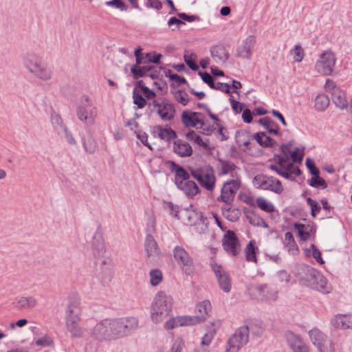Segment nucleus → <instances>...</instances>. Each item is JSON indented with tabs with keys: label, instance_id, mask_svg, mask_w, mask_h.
Returning <instances> with one entry per match:
<instances>
[{
	"label": "nucleus",
	"instance_id": "nucleus-1",
	"mask_svg": "<svg viewBox=\"0 0 352 352\" xmlns=\"http://www.w3.org/2000/svg\"><path fill=\"white\" fill-rule=\"evenodd\" d=\"M173 307V298L164 292H158L150 307V318L155 324L161 323L171 313Z\"/></svg>",
	"mask_w": 352,
	"mask_h": 352
},
{
	"label": "nucleus",
	"instance_id": "nucleus-2",
	"mask_svg": "<svg viewBox=\"0 0 352 352\" xmlns=\"http://www.w3.org/2000/svg\"><path fill=\"white\" fill-rule=\"evenodd\" d=\"M24 68L33 76L42 81H49L53 77V72L41 57L33 52H28L22 57Z\"/></svg>",
	"mask_w": 352,
	"mask_h": 352
},
{
	"label": "nucleus",
	"instance_id": "nucleus-3",
	"mask_svg": "<svg viewBox=\"0 0 352 352\" xmlns=\"http://www.w3.org/2000/svg\"><path fill=\"white\" fill-rule=\"evenodd\" d=\"M110 340H116L131 334L138 329L139 322L135 317L108 318Z\"/></svg>",
	"mask_w": 352,
	"mask_h": 352
},
{
	"label": "nucleus",
	"instance_id": "nucleus-4",
	"mask_svg": "<svg viewBox=\"0 0 352 352\" xmlns=\"http://www.w3.org/2000/svg\"><path fill=\"white\" fill-rule=\"evenodd\" d=\"M76 116L78 119L86 127L95 124L98 116V109L89 96H82L80 98L76 108Z\"/></svg>",
	"mask_w": 352,
	"mask_h": 352
},
{
	"label": "nucleus",
	"instance_id": "nucleus-5",
	"mask_svg": "<svg viewBox=\"0 0 352 352\" xmlns=\"http://www.w3.org/2000/svg\"><path fill=\"white\" fill-rule=\"evenodd\" d=\"M148 108L164 122H170L175 117V104L166 98H154L148 103Z\"/></svg>",
	"mask_w": 352,
	"mask_h": 352
},
{
	"label": "nucleus",
	"instance_id": "nucleus-6",
	"mask_svg": "<svg viewBox=\"0 0 352 352\" xmlns=\"http://www.w3.org/2000/svg\"><path fill=\"white\" fill-rule=\"evenodd\" d=\"M298 280L304 285L311 287L315 290H323L326 286H318L315 283L316 280H320V284H325L324 276L318 271L308 265H302L298 270L296 274Z\"/></svg>",
	"mask_w": 352,
	"mask_h": 352
},
{
	"label": "nucleus",
	"instance_id": "nucleus-7",
	"mask_svg": "<svg viewBox=\"0 0 352 352\" xmlns=\"http://www.w3.org/2000/svg\"><path fill=\"white\" fill-rule=\"evenodd\" d=\"M171 214L180 219L185 224L188 226L204 224L206 221L201 212L193 208L192 206L189 208H182L178 210L177 206L171 205L170 206Z\"/></svg>",
	"mask_w": 352,
	"mask_h": 352
},
{
	"label": "nucleus",
	"instance_id": "nucleus-8",
	"mask_svg": "<svg viewBox=\"0 0 352 352\" xmlns=\"http://www.w3.org/2000/svg\"><path fill=\"white\" fill-rule=\"evenodd\" d=\"M192 176L196 179L200 185L209 191L214 189L216 177L213 168L209 165L191 170Z\"/></svg>",
	"mask_w": 352,
	"mask_h": 352
},
{
	"label": "nucleus",
	"instance_id": "nucleus-9",
	"mask_svg": "<svg viewBox=\"0 0 352 352\" xmlns=\"http://www.w3.org/2000/svg\"><path fill=\"white\" fill-rule=\"evenodd\" d=\"M336 61L337 56L335 52L331 50H324L316 61L315 70L321 75L330 76L333 74Z\"/></svg>",
	"mask_w": 352,
	"mask_h": 352
},
{
	"label": "nucleus",
	"instance_id": "nucleus-10",
	"mask_svg": "<svg viewBox=\"0 0 352 352\" xmlns=\"http://www.w3.org/2000/svg\"><path fill=\"white\" fill-rule=\"evenodd\" d=\"M269 168L276 171L278 175L289 180H294L300 174L299 168L294 165L288 156L279 158L278 164H270Z\"/></svg>",
	"mask_w": 352,
	"mask_h": 352
},
{
	"label": "nucleus",
	"instance_id": "nucleus-11",
	"mask_svg": "<svg viewBox=\"0 0 352 352\" xmlns=\"http://www.w3.org/2000/svg\"><path fill=\"white\" fill-rule=\"evenodd\" d=\"M252 184L256 188L270 190L278 195L284 190L279 179L267 175L259 174L256 175L252 180Z\"/></svg>",
	"mask_w": 352,
	"mask_h": 352
},
{
	"label": "nucleus",
	"instance_id": "nucleus-12",
	"mask_svg": "<svg viewBox=\"0 0 352 352\" xmlns=\"http://www.w3.org/2000/svg\"><path fill=\"white\" fill-rule=\"evenodd\" d=\"M253 326L244 325L237 329L228 342L226 352H237L248 341L249 333Z\"/></svg>",
	"mask_w": 352,
	"mask_h": 352
},
{
	"label": "nucleus",
	"instance_id": "nucleus-13",
	"mask_svg": "<svg viewBox=\"0 0 352 352\" xmlns=\"http://www.w3.org/2000/svg\"><path fill=\"white\" fill-rule=\"evenodd\" d=\"M324 89L326 91L331 94L332 102L336 107L340 110L349 111V102L347 100L346 93L338 87L333 80L327 79Z\"/></svg>",
	"mask_w": 352,
	"mask_h": 352
},
{
	"label": "nucleus",
	"instance_id": "nucleus-14",
	"mask_svg": "<svg viewBox=\"0 0 352 352\" xmlns=\"http://www.w3.org/2000/svg\"><path fill=\"white\" fill-rule=\"evenodd\" d=\"M173 257L180 269L187 275H190L194 272V262L192 258L182 247L177 245L173 249Z\"/></svg>",
	"mask_w": 352,
	"mask_h": 352
},
{
	"label": "nucleus",
	"instance_id": "nucleus-15",
	"mask_svg": "<svg viewBox=\"0 0 352 352\" xmlns=\"http://www.w3.org/2000/svg\"><path fill=\"white\" fill-rule=\"evenodd\" d=\"M250 294L252 298L261 301H275L278 298V291L267 285H258L250 289Z\"/></svg>",
	"mask_w": 352,
	"mask_h": 352
},
{
	"label": "nucleus",
	"instance_id": "nucleus-16",
	"mask_svg": "<svg viewBox=\"0 0 352 352\" xmlns=\"http://www.w3.org/2000/svg\"><path fill=\"white\" fill-rule=\"evenodd\" d=\"M309 338L319 352H332L331 342L327 336L318 329H313L309 332Z\"/></svg>",
	"mask_w": 352,
	"mask_h": 352
},
{
	"label": "nucleus",
	"instance_id": "nucleus-17",
	"mask_svg": "<svg viewBox=\"0 0 352 352\" xmlns=\"http://www.w3.org/2000/svg\"><path fill=\"white\" fill-rule=\"evenodd\" d=\"M241 187V181L238 178L229 179L223 183L221 190L220 199L226 204L230 203Z\"/></svg>",
	"mask_w": 352,
	"mask_h": 352
},
{
	"label": "nucleus",
	"instance_id": "nucleus-18",
	"mask_svg": "<svg viewBox=\"0 0 352 352\" xmlns=\"http://www.w3.org/2000/svg\"><path fill=\"white\" fill-rule=\"evenodd\" d=\"M210 266L221 289L224 292H229L231 289V280L228 272L223 266L214 262L211 263Z\"/></svg>",
	"mask_w": 352,
	"mask_h": 352
},
{
	"label": "nucleus",
	"instance_id": "nucleus-19",
	"mask_svg": "<svg viewBox=\"0 0 352 352\" xmlns=\"http://www.w3.org/2000/svg\"><path fill=\"white\" fill-rule=\"evenodd\" d=\"M222 245L224 250L230 256H235L241 251L239 241L234 232L228 230L223 238Z\"/></svg>",
	"mask_w": 352,
	"mask_h": 352
},
{
	"label": "nucleus",
	"instance_id": "nucleus-20",
	"mask_svg": "<svg viewBox=\"0 0 352 352\" xmlns=\"http://www.w3.org/2000/svg\"><path fill=\"white\" fill-rule=\"evenodd\" d=\"M256 41V37L254 35L248 36L237 47L236 56L240 58L250 60L252 55V50L255 46Z\"/></svg>",
	"mask_w": 352,
	"mask_h": 352
},
{
	"label": "nucleus",
	"instance_id": "nucleus-21",
	"mask_svg": "<svg viewBox=\"0 0 352 352\" xmlns=\"http://www.w3.org/2000/svg\"><path fill=\"white\" fill-rule=\"evenodd\" d=\"M90 336L98 341H109L108 318L98 322L92 329Z\"/></svg>",
	"mask_w": 352,
	"mask_h": 352
},
{
	"label": "nucleus",
	"instance_id": "nucleus-22",
	"mask_svg": "<svg viewBox=\"0 0 352 352\" xmlns=\"http://www.w3.org/2000/svg\"><path fill=\"white\" fill-rule=\"evenodd\" d=\"M181 118L184 125L187 127H196L198 125L202 126L204 124V116L198 112L188 110L184 111Z\"/></svg>",
	"mask_w": 352,
	"mask_h": 352
},
{
	"label": "nucleus",
	"instance_id": "nucleus-23",
	"mask_svg": "<svg viewBox=\"0 0 352 352\" xmlns=\"http://www.w3.org/2000/svg\"><path fill=\"white\" fill-rule=\"evenodd\" d=\"M236 142L239 147L244 151H250L252 148L254 146V135H251L250 133L245 131L241 130L236 133Z\"/></svg>",
	"mask_w": 352,
	"mask_h": 352
},
{
	"label": "nucleus",
	"instance_id": "nucleus-24",
	"mask_svg": "<svg viewBox=\"0 0 352 352\" xmlns=\"http://www.w3.org/2000/svg\"><path fill=\"white\" fill-rule=\"evenodd\" d=\"M287 344L294 352H309V349L302 340L292 331L285 333Z\"/></svg>",
	"mask_w": 352,
	"mask_h": 352
},
{
	"label": "nucleus",
	"instance_id": "nucleus-25",
	"mask_svg": "<svg viewBox=\"0 0 352 352\" xmlns=\"http://www.w3.org/2000/svg\"><path fill=\"white\" fill-rule=\"evenodd\" d=\"M196 318H191L189 316H177L168 320L164 324L166 330L173 329L183 326L195 325Z\"/></svg>",
	"mask_w": 352,
	"mask_h": 352
},
{
	"label": "nucleus",
	"instance_id": "nucleus-26",
	"mask_svg": "<svg viewBox=\"0 0 352 352\" xmlns=\"http://www.w3.org/2000/svg\"><path fill=\"white\" fill-rule=\"evenodd\" d=\"M331 325L338 329H352V314H338L330 321Z\"/></svg>",
	"mask_w": 352,
	"mask_h": 352
},
{
	"label": "nucleus",
	"instance_id": "nucleus-27",
	"mask_svg": "<svg viewBox=\"0 0 352 352\" xmlns=\"http://www.w3.org/2000/svg\"><path fill=\"white\" fill-rule=\"evenodd\" d=\"M211 309L210 302L208 300H204L199 303H198L196 306V312L197 313V316H189L191 318H196L197 320L195 322V324H199L200 322H204L207 316L208 315V311Z\"/></svg>",
	"mask_w": 352,
	"mask_h": 352
},
{
	"label": "nucleus",
	"instance_id": "nucleus-28",
	"mask_svg": "<svg viewBox=\"0 0 352 352\" xmlns=\"http://www.w3.org/2000/svg\"><path fill=\"white\" fill-rule=\"evenodd\" d=\"M211 56L218 64H224L229 58V53L226 48L221 45H216L210 49Z\"/></svg>",
	"mask_w": 352,
	"mask_h": 352
},
{
	"label": "nucleus",
	"instance_id": "nucleus-29",
	"mask_svg": "<svg viewBox=\"0 0 352 352\" xmlns=\"http://www.w3.org/2000/svg\"><path fill=\"white\" fill-rule=\"evenodd\" d=\"M186 138L204 150H211L213 147L210 145L207 138H202L195 131L191 130L186 134Z\"/></svg>",
	"mask_w": 352,
	"mask_h": 352
},
{
	"label": "nucleus",
	"instance_id": "nucleus-30",
	"mask_svg": "<svg viewBox=\"0 0 352 352\" xmlns=\"http://www.w3.org/2000/svg\"><path fill=\"white\" fill-rule=\"evenodd\" d=\"M173 151L180 157H189L192 153L191 146L182 140H177L174 142Z\"/></svg>",
	"mask_w": 352,
	"mask_h": 352
},
{
	"label": "nucleus",
	"instance_id": "nucleus-31",
	"mask_svg": "<svg viewBox=\"0 0 352 352\" xmlns=\"http://www.w3.org/2000/svg\"><path fill=\"white\" fill-rule=\"evenodd\" d=\"M295 229L301 240H308L311 235L316 232V226L314 224L295 223Z\"/></svg>",
	"mask_w": 352,
	"mask_h": 352
},
{
	"label": "nucleus",
	"instance_id": "nucleus-32",
	"mask_svg": "<svg viewBox=\"0 0 352 352\" xmlns=\"http://www.w3.org/2000/svg\"><path fill=\"white\" fill-rule=\"evenodd\" d=\"M177 186L179 189L182 190L188 197H193L199 192V187L195 184V182L190 180L184 182L183 183L179 182V185Z\"/></svg>",
	"mask_w": 352,
	"mask_h": 352
},
{
	"label": "nucleus",
	"instance_id": "nucleus-33",
	"mask_svg": "<svg viewBox=\"0 0 352 352\" xmlns=\"http://www.w3.org/2000/svg\"><path fill=\"white\" fill-rule=\"evenodd\" d=\"M154 134L164 141H169L176 137V133L170 128H163L161 126H156L153 129Z\"/></svg>",
	"mask_w": 352,
	"mask_h": 352
},
{
	"label": "nucleus",
	"instance_id": "nucleus-34",
	"mask_svg": "<svg viewBox=\"0 0 352 352\" xmlns=\"http://www.w3.org/2000/svg\"><path fill=\"white\" fill-rule=\"evenodd\" d=\"M37 305V300L32 296H21L16 300V306L21 309H32Z\"/></svg>",
	"mask_w": 352,
	"mask_h": 352
},
{
	"label": "nucleus",
	"instance_id": "nucleus-35",
	"mask_svg": "<svg viewBox=\"0 0 352 352\" xmlns=\"http://www.w3.org/2000/svg\"><path fill=\"white\" fill-rule=\"evenodd\" d=\"M236 166L233 163L226 161L219 162L218 167L219 175H230L234 178L236 174Z\"/></svg>",
	"mask_w": 352,
	"mask_h": 352
},
{
	"label": "nucleus",
	"instance_id": "nucleus-36",
	"mask_svg": "<svg viewBox=\"0 0 352 352\" xmlns=\"http://www.w3.org/2000/svg\"><path fill=\"white\" fill-rule=\"evenodd\" d=\"M144 247L148 256L153 257L159 254L157 243L152 236H146Z\"/></svg>",
	"mask_w": 352,
	"mask_h": 352
},
{
	"label": "nucleus",
	"instance_id": "nucleus-37",
	"mask_svg": "<svg viewBox=\"0 0 352 352\" xmlns=\"http://www.w3.org/2000/svg\"><path fill=\"white\" fill-rule=\"evenodd\" d=\"M329 97L324 94H320L316 96L314 100V108L318 111H324L329 105Z\"/></svg>",
	"mask_w": 352,
	"mask_h": 352
},
{
	"label": "nucleus",
	"instance_id": "nucleus-38",
	"mask_svg": "<svg viewBox=\"0 0 352 352\" xmlns=\"http://www.w3.org/2000/svg\"><path fill=\"white\" fill-rule=\"evenodd\" d=\"M285 247L289 254L295 255L298 252V248L294 241L293 234L290 232L285 234Z\"/></svg>",
	"mask_w": 352,
	"mask_h": 352
},
{
	"label": "nucleus",
	"instance_id": "nucleus-39",
	"mask_svg": "<svg viewBox=\"0 0 352 352\" xmlns=\"http://www.w3.org/2000/svg\"><path fill=\"white\" fill-rule=\"evenodd\" d=\"M51 123L54 130L58 133H61V130L67 126L60 117V116L55 112L51 114L50 117Z\"/></svg>",
	"mask_w": 352,
	"mask_h": 352
},
{
	"label": "nucleus",
	"instance_id": "nucleus-40",
	"mask_svg": "<svg viewBox=\"0 0 352 352\" xmlns=\"http://www.w3.org/2000/svg\"><path fill=\"white\" fill-rule=\"evenodd\" d=\"M256 142L262 146H271L275 142L266 135L265 132L257 133L254 135V142Z\"/></svg>",
	"mask_w": 352,
	"mask_h": 352
},
{
	"label": "nucleus",
	"instance_id": "nucleus-41",
	"mask_svg": "<svg viewBox=\"0 0 352 352\" xmlns=\"http://www.w3.org/2000/svg\"><path fill=\"white\" fill-rule=\"evenodd\" d=\"M259 122L271 134L277 135L278 133V125L269 118H263L260 119Z\"/></svg>",
	"mask_w": 352,
	"mask_h": 352
},
{
	"label": "nucleus",
	"instance_id": "nucleus-42",
	"mask_svg": "<svg viewBox=\"0 0 352 352\" xmlns=\"http://www.w3.org/2000/svg\"><path fill=\"white\" fill-rule=\"evenodd\" d=\"M79 322H80L65 324L67 330L70 333L73 338H80L83 336L84 331Z\"/></svg>",
	"mask_w": 352,
	"mask_h": 352
},
{
	"label": "nucleus",
	"instance_id": "nucleus-43",
	"mask_svg": "<svg viewBox=\"0 0 352 352\" xmlns=\"http://www.w3.org/2000/svg\"><path fill=\"white\" fill-rule=\"evenodd\" d=\"M258 248L254 246L253 241H250L245 249V254L246 260L249 262L256 263V250Z\"/></svg>",
	"mask_w": 352,
	"mask_h": 352
},
{
	"label": "nucleus",
	"instance_id": "nucleus-44",
	"mask_svg": "<svg viewBox=\"0 0 352 352\" xmlns=\"http://www.w3.org/2000/svg\"><path fill=\"white\" fill-rule=\"evenodd\" d=\"M257 206L266 212H272L275 210L274 204L264 197H259L256 199Z\"/></svg>",
	"mask_w": 352,
	"mask_h": 352
},
{
	"label": "nucleus",
	"instance_id": "nucleus-45",
	"mask_svg": "<svg viewBox=\"0 0 352 352\" xmlns=\"http://www.w3.org/2000/svg\"><path fill=\"white\" fill-rule=\"evenodd\" d=\"M174 166H175V182L176 186L179 185V182H184L186 181L189 180L190 175L182 167L176 166L174 164Z\"/></svg>",
	"mask_w": 352,
	"mask_h": 352
},
{
	"label": "nucleus",
	"instance_id": "nucleus-46",
	"mask_svg": "<svg viewBox=\"0 0 352 352\" xmlns=\"http://www.w3.org/2000/svg\"><path fill=\"white\" fill-rule=\"evenodd\" d=\"M150 283L152 286L159 285L163 280V274L161 270L153 269L149 272Z\"/></svg>",
	"mask_w": 352,
	"mask_h": 352
},
{
	"label": "nucleus",
	"instance_id": "nucleus-47",
	"mask_svg": "<svg viewBox=\"0 0 352 352\" xmlns=\"http://www.w3.org/2000/svg\"><path fill=\"white\" fill-rule=\"evenodd\" d=\"M223 214L224 217L228 220L230 221H234L239 218L241 212L237 208L233 207H228L223 208Z\"/></svg>",
	"mask_w": 352,
	"mask_h": 352
},
{
	"label": "nucleus",
	"instance_id": "nucleus-48",
	"mask_svg": "<svg viewBox=\"0 0 352 352\" xmlns=\"http://www.w3.org/2000/svg\"><path fill=\"white\" fill-rule=\"evenodd\" d=\"M133 102L138 108L141 109L146 106V100L143 98L142 94L138 88L133 89Z\"/></svg>",
	"mask_w": 352,
	"mask_h": 352
},
{
	"label": "nucleus",
	"instance_id": "nucleus-49",
	"mask_svg": "<svg viewBox=\"0 0 352 352\" xmlns=\"http://www.w3.org/2000/svg\"><path fill=\"white\" fill-rule=\"evenodd\" d=\"M291 55L292 56L293 60L294 62L300 63L302 60L305 53L302 47L296 45L290 52Z\"/></svg>",
	"mask_w": 352,
	"mask_h": 352
},
{
	"label": "nucleus",
	"instance_id": "nucleus-50",
	"mask_svg": "<svg viewBox=\"0 0 352 352\" xmlns=\"http://www.w3.org/2000/svg\"><path fill=\"white\" fill-rule=\"evenodd\" d=\"M276 280L280 283L287 285L292 280L291 275L285 270H280L276 273Z\"/></svg>",
	"mask_w": 352,
	"mask_h": 352
},
{
	"label": "nucleus",
	"instance_id": "nucleus-51",
	"mask_svg": "<svg viewBox=\"0 0 352 352\" xmlns=\"http://www.w3.org/2000/svg\"><path fill=\"white\" fill-rule=\"evenodd\" d=\"M175 99L183 106L187 105L190 98L188 94L182 90H177L174 94Z\"/></svg>",
	"mask_w": 352,
	"mask_h": 352
},
{
	"label": "nucleus",
	"instance_id": "nucleus-52",
	"mask_svg": "<svg viewBox=\"0 0 352 352\" xmlns=\"http://www.w3.org/2000/svg\"><path fill=\"white\" fill-rule=\"evenodd\" d=\"M184 60L187 65L192 70L197 71L199 69L196 63V56L192 54L186 53L184 55Z\"/></svg>",
	"mask_w": 352,
	"mask_h": 352
},
{
	"label": "nucleus",
	"instance_id": "nucleus-53",
	"mask_svg": "<svg viewBox=\"0 0 352 352\" xmlns=\"http://www.w3.org/2000/svg\"><path fill=\"white\" fill-rule=\"evenodd\" d=\"M80 314L81 310L79 304L76 302L69 303L66 309L65 315L80 316Z\"/></svg>",
	"mask_w": 352,
	"mask_h": 352
},
{
	"label": "nucleus",
	"instance_id": "nucleus-54",
	"mask_svg": "<svg viewBox=\"0 0 352 352\" xmlns=\"http://www.w3.org/2000/svg\"><path fill=\"white\" fill-rule=\"evenodd\" d=\"M309 184L311 186L314 188L321 187L322 188H326L327 186L325 180L322 178H320L318 175L311 177Z\"/></svg>",
	"mask_w": 352,
	"mask_h": 352
},
{
	"label": "nucleus",
	"instance_id": "nucleus-55",
	"mask_svg": "<svg viewBox=\"0 0 352 352\" xmlns=\"http://www.w3.org/2000/svg\"><path fill=\"white\" fill-rule=\"evenodd\" d=\"M83 146L85 151L89 153H94L96 149V142L92 138L84 140Z\"/></svg>",
	"mask_w": 352,
	"mask_h": 352
},
{
	"label": "nucleus",
	"instance_id": "nucleus-56",
	"mask_svg": "<svg viewBox=\"0 0 352 352\" xmlns=\"http://www.w3.org/2000/svg\"><path fill=\"white\" fill-rule=\"evenodd\" d=\"M307 203L310 206L311 216L316 217V214L320 211V206L316 201L310 197L307 199Z\"/></svg>",
	"mask_w": 352,
	"mask_h": 352
},
{
	"label": "nucleus",
	"instance_id": "nucleus-57",
	"mask_svg": "<svg viewBox=\"0 0 352 352\" xmlns=\"http://www.w3.org/2000/svg\"><path fill=\"white\" fill-rule=\"evenodd\" d=\"M215 334V329H210L202 338L201 346L208 347Z\"/></svg>",
	"mask_w": 352,
	"mask_h": 352
},
{
	"label": "nucleus",
	"instance_id": "nucleus-58",
	"mask_svg": "<svg viewBox=\"0 0 352 352\" xmlns=\"http://www.w3.org/2000/svg\"><path fill=\"white\" fill-rule=\"evenodd\" d=\"M35 343L37 346L46 347L51 346L53 344V341L50 337L44 336L43 337L38 338L36 340Z\"/></svg>",
	"mask_w": 352,
	"mask_h": 352
},
{
	"label": "nucleus",
	"instance_id": "nucleus-59",
	"mask_svg": "<svg viewBox=\"0 0 352 352\" xmlns=\"http://www.w3.org/2000/svg\"><path fill=\"white\" fill-rule=\"evenodd\" d=\"M61 133H63L65 138L69 144L75 145L76 144L74 137L67 126L61 130Z\"/></svg>",
	"mask_w": 352,
	"mask_h": 352
},
{
	"label": "nucleus",
	"instance_id": "nucleus-60",
	"mask_svg": "<svg viewBox=\"0 0 352 352\" xmlns=\"http://www.w3.org/2000/svg\"><path fill=\"white\" fill-rule=\"evenodd\" d=\"M311 256L315 258V260L320 265H322L324 263V260L322 259L321 256V252L320 251L316 248V247L314 245H311Z\"/></svg>",
	"mask_w": 352,
	"mask_h": 352
},
{
	"label": "nucleus",
	"instance_id": "nucleus-61",
	"mask_svg": "<svg viewBox=\"0 0 352 352\" xmlns=\"http://www.w3.org/2000/svg\"><path fill=\"white\" fill-rule=\"evenodd\" d=\"M146 69L144 67L136 65L131 67V73L135 78L143 76L146 74Z\"/></svg>",
	"mask_w": 352,
	"mask_h": 352
},
{
	"label": "nucleus",
	"instance_id": "nucleus-62",
	"mask_svg": "<svg viewBox=\"0 0 352 352\" xmlns=\"http://www.w3.org/2000/svg\"><path fill=\"white\" fill-rule=\"evenodd\" d=\"M184 345V342L182 339L176 338L173 344L170 352H181Z\"/></svg>",
	"mask_w": 352,
	"mask_h": 352
},
{
	"label": "nucleus",
	"instance_id": "nucleus-63",
	"mask_svg": "<svg viewBox=\"0 0 352 352\" xmlns=\"http://www.w3.org/2000/svg\"><path fill=\"white\" fill-rule=\"evenodd\" d=\"M230 88L231 86L229 84L219 82L214 83V86L212 87V89L220 90L225 93H230Z\"/></svg>",
	"mask_w": 352,
	"mask_h": 352
},
{
	"label": "nucleus",
	"instance_id": "nucleus-64",
	"mask_svg": "<svg viewBox=\"0 0 352 352\" xmlns=\"http://www.w3.org/2000/svg\"><path fill=\"white\" fill-rule=\"evenodd\" d=\"M138 89L148 99H151L155 96V94L144 85H140Z\"/></svg>",
	"mask_w": 352,
	"mask_h": 352
}]
</instances>
